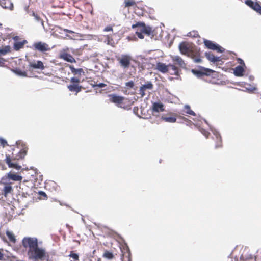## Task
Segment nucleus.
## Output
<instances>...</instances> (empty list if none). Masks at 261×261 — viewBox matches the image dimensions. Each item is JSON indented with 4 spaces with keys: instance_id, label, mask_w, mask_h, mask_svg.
<instances>
[{
    "instance_id": "58",
    "label": "nucleus",
    "mask_w": 261,
    "mask_h": 261,
    "mask_svg": "<svg viewBox=\"0 0 261 261\" xmlns=\"http://www.w3.org/2000/svg\"><path fill=\"white\" fill-rule=\"evenodd\" d=\"M240 60L241 61V62H240V64H243L244 66H245V63H244V61L241 60V59H240Z\"/></svg>"
},
{
    "instance_id": "16",
    "label": "nucleus",
    "mask_w": 261,
    "mask_h": 261,
    "mask_svg": "<svg viewBox=\"0 0 261 261\" xmlns=\"http://www.w3.org/2000/svg\"><path fill=\"white\" fill-rule=\"evenodd\" d=\"M244 69L242 66L238 65L234 69L233 73L236 76L241 77L243 75Z\"/></svg>"
},
{
    "instance_id": "55",
    "label": "nucleus",
    "mask_w": 261,
    "mask_h": 261,
    "mask_svg": "<svg viewBox=\"0 0 261 261\" xmlns=\"http://www.w3.org/2000/svg\"><path fill=\"white\" fill-rule=\"evenodd\" d=\"M180 123L182 121H185L186 120V118L184 116H182L181 115H180Z\"/></svg>"
},
{
    "instance_id": "37",
    "label": "nucleus",
    "mask_w": 261,
    "mask_h": 261,
    "mask_svg": "<svg viewBox=\"0 0 261 261\" xmlns=\"http://www.w3.org/2000/svg\"><path fill=\"white\" fill-rule=\"evenodd\" d=\"M171 69L172 70H173V71H174V73L175 74H178V70L177 68L175 66L172 65H169L168 66V69Z\"/></svg>"
},
{
    "instance_id": "39",
    "label": "nucleus",
    "mask_w": 261,
    "mask_h": 261,
    "mask_svg": "<svg viewBox=\"0 0 261 261\" xmlns=\"http://www.w3.org/2000/svg\"><path fill=\"white\" fill-rule=\"evenodd\" d=\"M0 143H1V145L3 147H5L6 146L8 145L7 141L2 138H0Z\"/></svg>"
},
{
    "instance_id": "30",
    "label": "nucleus",
    "mask_w": 261,
    "mask_h": 261,
    "mask_svg": "<svg viewBox=\"0 0 261 261\" xmlns=\"http://www.w3.org/2000/svg\"><path fill=\"white\" fill-rule=\"evenodd\" d=\"M13 72L16 74H17L19 76H20L25 77L27 76V73L25 72L22 71L21 70H19V69L13 70Z\"/></svg>"
},
{
    "instance_id": "6",
    "label": "nucleus",
    "mask_w": 261,
    "mask_h": 261,
    "mask_svg": "<svg viewBox=\"0 0 261 261\" xmlns=\"http://www.w3.org/2000/svg\"><path fill=\"white\" fill-rule=\"evenodd\" d=\"M199 67L205 72H202L200 70H196V69H192L191 70L192 73L198 78L201 77L202 76L205 75H210L211 73H213L214 72V70H213L211 69H209V68H205V67H203L202 66H199Z\"/></svg>"
},
{
    "instance_id": "32",
    "label": "nucleus",
    "mask_w": 261,
    "mask_h": 261,
    "mask_svg": "<svg viewBox=\"0 0 261 261\" xmlns=\"http://www.w3.org/2000/svg\"><path fill=\"white\" fill-rule=\"evenodd\" d=\"M205 56L207 59L208 61L210 62H212L213 58H214V55L211 52H205Z\"/></svg>"
},
{
    "instance_id": "4",
    "label": "nucleus",
    "mask_w": 261,
    "mask_h": 261,
    "mask_svg": "<svg viewBox=\"0 0 261 261\" xmlns=\"http://www.w3.org/2000/svg\"><path fill=\"white\" fill-rule=\"evenodd\" d=\"M117 59L121 67L126 69L130 66L132 57L129 54H122Z\"/></svg>"
},
{
    "instance_id": "34",
    "label": "nucleus",
    "mask_w": 261,
    "mask_h": 261,
    "mask_svg": "<svg viewBox=\"0 0 261 261\" xmlns=\"http://www.w3.org/2000/svg\"><path fill=\"white\" fill-rule=\"evenodd\" d=\"M5 162L8 165L9 167H12L13 163L11 162V159L10 156L6 155Z\"/></svg>"
},
{
    "instance_id": "38",
    "label": "nucleus",
    "mask_w": 261,
    "mask_h": 261,
    "mask_svg": "<svg viewBox=\"0 0 261 261\" xmlns=\"http://www.w3.org/2000/svg\"><path fill=\"white\" fill-rule=\"evenodd\" d=\"M112 41V38L111 37H110L109 36H107L106 38L104 40V42L107 43L108 45L111 44V42Z\"/></svg>"
},
{
    "instance_id": "53",
    "label": "nucleus",
    "mask_w": 261,
    "mask_h": 261,
    "mask_svg": "<svg viewBox=\"0 0 261 261\" xmlns=\"http://www.w3.org/2000/svg\"><path fill=\"white\" fill-rule=\"evenodd\" d=\"M246 90H247L248 91L251 92H252L253 90H255L256 88H246Z\"/></svg>"
},
{
    "instance_id": "12",
    "label": "nucleus",
    "mask_w": 261,
    "mask_h": 261,
    "mask_svg": "<svg viewBox=\"0 0 261 261\" xmlns=\"http://www.w3.org/2000/svg\"><path fill=\"white\" fill-rule=\"evenodd\" d=\"M109 97L110 98L111 101L117 104H120L122 103L124 100L123 97L118 96L115 94L110 95Z\"/></svg>"
},
{
    "instance_id": "14",
    "label": "nucleus",
    "mask_w": 261,
    "mask_h": 261,
    "mask_svg": "<svg viewBox=\"0 0 261 261\" xmlns=\"http://www.w3.org/2000/svg\"><path fill=\"white\" fill-rule=\"evenodd\" d=\"M180 114H182V115L187 114V115H191L192 116H196L195 113L193 111L191 110L190 106L188 105H186L184 106V108L182 109V112H180Z\"/></svg>"
},
{
    "instance_id": "47",
    "label": "nucleus",
    "mask_w": 261,
    "mask_h": 261,
    "mask_svg": "<svg viewBox=\"0 0 261 261\" xmlns=\"http://www.w3.org/2000/svg\"><path fill=\"white\" fill-rule=\"evenodd\" d=\"M105 86H106V84H104V83H99V84H97L96 85H93V87H98L99 88H103V87H105Z\"/></svg>"
},
{
    "instance_id": "33",
    "label": "nucleus",
    "mask_w": 261,
    "mask_h": 261,
    "mask_svg": "<svg viewBox=\"0 0 261 261\" xmlns=\"http://www.w3.org/2000/svg\"><path fill=\"white\" fill-rule=\"evenodd\" d=\"M103 256L104 257L110 259L113 258L114 256L113 253L109 251L105 252Z\"/></svg>"
},
{
    "instance_id": "46",
    "label": "nucleus",
    "mask_w": 261,
    "mask_h": 261,
    "mask_svg": "<svg viewBox=\"0 0 261 261\" xmlns=\"http://www.w3.org/2000/svg\"><path fill=\"white\" fill-rule=\"evenodd\" d=\"M139 94L141 95L142 97L145 95V90L141 87H140L139 89Z\"/></svg>"
},
{
    "instance_id": "19",
    "label": "nucleus",
    "mask_w": 261,
    "mask_h": 261,
    "mask_svg": "<svg viewBox=\"0 0 261 261\" xmlns=\"http://www.w3.org/2000/svg\"><path fill=\"white\" fill-rule=\"evenodd\" d=\"M7 174L9 178H10V180L13 181H21L22 179V177L21 176L15 174L11 172L8 173Z\"/></svg>"
},
{
    "instance_id": "56",
    "label": "nucleus",
    "mask_w": 261,
    "mask_h": 261,
    "mask_svg": "<svg viewBox=\"0 0 261 261\" xmlns=\"http://www.w3.org/2000/svg\"><path fill=\"white\" fill-rule=\"evenodd\" d=\"M180 67H182V64H184V61L180 58Z\"/></svg>"
},
{
    "instance_id": "17",
    "label": "nucleus",
    "mask_w": 261,
    "mask_h": 261,
    "mask_svg": "<svg viewBox=\"0 0 261 261\" xmlns=\"http://www.w3.org/2000/svg\"><path fill=\"white\" fill-rule=\"evenodd\" d=\"M70 91L79 92L81 90L82 86L77 84L69 85L67 86Z\"/></svg>"
},
{
    "instance_id": "25",
    "label": "nucleus",
    "mask_w": 261,
    "mask_h": 261,
    "mask_svg": "<svg viewBox=\"0 0 261 261\" xmlns=\"http://www.w3.org/2000/svg\"><path fill=\"white\" fill-rule=\"evenodd\" d=\"M26 41L24 40L23 42H16L14 44V48L15 50H18L22 48Z\"/></svg>"
},
{
    "instance_id": "11",
    "label": "nucleus",
    "mask_w": 261,
    "mask_h": 261,
    "mask_svg": "<svg viewBox=\"0 0 261 261\" xmlns=\"http://www.w3.org/2000/svg\"><path fill=\"white\" fill-rule=\"evenodd\" d=\"M0 6L4 9L12 10L13 8V3L10 0H0Z\"/></svg>"
},
{
    "instance_id": "23",
    "label": "nucleus",
    "mask_w": 261,
    "mask_h": 261,
    "mask_svg": "<svg viewBox=\"0 0 261 261\" xmlns=\"http://www.w3.org/2000/svg\"><path fill=\"white\" fill-rule=\"evenodd\" d=\"M30 16H32L34 17V19L37 22H40L41 24V25L44 28V23L43 21L41 19L40 17L38 16L34 11H32L30 14Z\"/></svg>"
},
{
    "instance_id": "59",
    "label": "nucleus",
    "mask_w": 261,
    "mask_h": 261,
    "mask_svg": "<svg viewBox=\"0 0 261 261\" xmlns=\"http://www.w3.org/2000/svg\"><path fill=\"white\" fill-rule=\"evenodd\" d=\"M129 257H130V252H129V251L128 250V259H129Z\"/></svg>"
},
{
    "instance_id": "49",
    "label": "nucleus",
    "mask_w": 261,
    "mask_h": 261,
    "mask_svg": "<svg viewBox=\"0 0 261 261\" xmlns=\"http://www.w3.org/2000/svg\"><path fill=\"white\" fill-rule=\"evenodd\" d=\"M12 168H14L17 170H20L21 168V166L20 165H18L16 164H15V163H13V166Z\"/></svg>"
},
{
    "instance_id": "43",
    "label": "nucleus",
    "mask_w": 261,
    "mask_h": 261,
    "mask_svg": "<svg viewBox=\"0 0 261 261\" xmlns=\"http://www.w3.org/2000/svg\"><path fill=\"white\" fill-rule=\"evenodd\" d=\"M199 130L201 132V133L206 137L207 138L209 135V133L206 131V130L203 129V128H200Z\"/></svg>"
},
{
    "instance_id": "8",
    "label": "nucleus",
    "mask_w": 261,
    "mask_h": 261,
    "mask_svg": "<svg viewBox=\"0 0 261 261\" xmlns=\"http://www.w3.org/2000/svg\"><path fill=\"white\" fill-rule=\"evenodd\" d=\"M210 127L216 140L215 148H218L221 147V137L220 136V134L217 130L213 128L211 126H210Z\"/></svg>"
},
{
    "instance_id": "36",
    "label": "nucleus",
    "mask_w": 261,
    "mask_h": 261,
    "mask_svg": "<svg viewBox=\"0 0 261 261\" xmlns=\"http://www.w3.org/2000/svg\"><path fill=\"white\" fill-rule=\"evenodd\" d=\"M254 3L255 2L252 1V0L245 1V4L248 6H249L250 8H251L252 9H253Z\"/></svg>"
},
{
    "instance_id": "21",
    "label": "nucleus",
    "mask_w": 261,
    "mask_h": 261,
    "mask_svg": "<svg viewBox=\"0 0 261 261\" xmlns=\"http://www.w3.org/2000/svg\"><path fill=\"white\" fill-rule=\"evenodd\" d=\"M69 68L70 69V70L71 72L74 74H77L81 75L82 74L84 75V71L82 68H78L76 69L73 66H70Z\"/></svg>"
},
{
    "instance_id": "13",
    "label": "nucleus",
    "mask_w": 261,
    "mask_h": 261,
    "mask_svg": "<svg viewBox=\"0 0 261 261\" xmlns=\"http://www.w3.org/2000/svg\"><path fill=\"white\" fill-rule=\"evenodd\" d=\"M156 69L163 73H165L168 71V66L165 64L159 62L156 65Z\"/></svg>"
},
{
    "instance_id": "61",
    "label": "nucleus",
    "mask_w": 261,
    "mask_h": 261,
    "mask_svg": "<svg viewBox=\"0 0 261 261\" xmlns=\"http://www.w3.org/2000/svg\"><path fill=\"white\" fill-rule=\"evenodd\" d=\"M249 79L250 80H252L253 79V77L252 76H250Z\"/></svg>"
},
{
    "instance_id": "42",
    "label": "nucleus",
    "mask_w": 261,
    "mask_h": 261,
    "mask_svg": "<svg viewBox=\"0 0 261 261\" xmlns=\"http://www.w3.org/2000/svg\"><path fill=\"white\" fill-rule=\"evenodd\" d=\"M187 36H191L193 37H196L198 36L197 32L193 31V32H189Z\"/></svg>"
},
{
    "instance_id": "50",
    "label": "nucleus",
    "mask_w": 261,
    "mask_h": 261,
    "mask_svg": "<svg viewBox=\"0 0 261 261\" xmlns=\"http://www.w3.org/2000/svg\"><path fill=\"white\" fill-rule=\"evenodd\" d=\"M113 31V28L112 27H110V26H108L104 29V31H105V32H109V31Z\"/></svg>"
},
{
    "instance_id": "44",
    "label": "nucleus",
    "mask_w": 261,
    "mask_h": 261,
    "mask_svg": "<svg viewBox=\"0 0 261 261\" xmlns=\"http://www.w3.org/2000/svg\"><path fill=\"white\" fill-rule=\"evenodd\" d=\"M70 81L71 83H73V84H77L80 83V79L77 78V77H72L70 80Z\"/></svg>"
},
{
    "instance_id": "62",
    "label": "nucleus",
    "mask_w": 261,
    "mask_h": 261,
    "mask_svg": "<svg viewBox=\"0 0 261 261\" xmlns=\"http://www.w3.org/2000/svg\"><path fill=\"white\" fill-rule=\"evenodd\" d=\"M2 61H3V59L2 58H0V63H2Z\"/></svg>"
},
{
    "instance_id": "9",
    "label": "nucleus",
    "mask_w": 261,
    "mask_h": 261,
    "mask_svg": "<svg viewBox=\"0 0 261 261\" xmlns=\"http://www.w3.org/2000/svg\"><path fill=\"white\" fill-rule=\"evenodd\" d=\"M35 48L41 52H44L49 50L48 45L45 43L39 42L34 44Z\"/></svg>"
},
{
    "instance_id": "18",
    "label": "nucleus",
    "mask_w": 261,
    "mask_h": 261,
    "mask_svg": "<svg viewBox=\"0 0 261 261\" xmlns=\"http://www.w3.org/2000/svg\"><path fill=\"white\" fill-rule=\"evenodd\" d=\"M2 190L3 194L5 197H7L9 194H11L13 191V188L11 185L3 186Z\"/></svg>"
},
{
    "instance_id": "28",
    "label": "nucleus",
    "mask_w": 261,
    "mask_h": 261,
    "mask_svg": "<svg viewBox=\"0 0 261 261\" xmlns=\"http://www.w3.org/2000/svg\"><path fill=\"white\" fill-rule=\"evenodd\" d=\"M254 5L253 10H255L256 12L261 14V6L259 5V4L256 2H255Z\"/></svg>"
},
{
    "instance_id": "51",
    "label": "nucleus",
    "mask_w": 261,
    "mask_h": 261,
    "mask_svg": "<svg viewBox=\"0 0 261 261\" xmlns=\"http://www.w3.org/2000/svg\"><path fill=\"white\" fill-rule=\"evenodd\" d=\"M29 8V6H25L24 7V10L25 11V12L30 15L31 12L32 11H30Z\"/></svg>"
},
{
    "instance_id": "26",
    "label": "nucleus",
    "mask_w": 261,
    "mask_h": 261,
    "mask_svg": "<svg viewBox=\"0 0 261 261\" xmlns=\"http://www.w3.org/2000/svg\"><path fill=\"white\" fill-rule=\"evenodd\" d=\"M145 90L146 89L151 90L153 88V84L150 81H147L145 84L143 85L142 86Z\"/></svg>"
},
{
    "instance_id": "48",
    "label": "nucleus",
    "mask_w": 261,
    "mask_h": 261,
    "mask_svg": "<svg viewBox=\"0 0 261 261\" xmlns=\"http://www.w3.org/2000/svg\"><path fill=\"white\" fill-rule=\"evenodd\" d=\"M221 61V58L219 57H216L214 56V58H213V61L212 62L215 63L217 62H219Z\"/></svg>"
},
{
    "instance_id": "3",
    "label": "nucleus",
    "mask_w": 261,
    "mask_h": 261,
    "mask_svg": "<svg viewBox=\"0 0 261 261\" xmlns=\"http://www.w3.org/2000/svg\"><path fill=\"white\" fill-rule=\"evenodd\" d=\"M22 244L27 252L30 251L38 245V239L35 237H24Z\"/></svg>"
},
{
    "instance_id": "7",
    "label": "nucleus",
    "mask_w": 261,
    "mask_h": 261,
    "mask_svg": "<svg viewBox=\"0 0 261 261\" xmlns=\"http://www.w3.org/2000/svg\"><path fill=\"white\" fill-rule=\"evenodd\" d=\"M139 27V30L142 32L143 33L150 35L151 32V28L149 27H146L144 23L138 22L135 24H133L132 25L133 28H135L136 27Z\"/></svg>"
},
{
    "instance_id": "54",
    "label": "nucleus",
    "mask_w": 261,
    "mask_h": 261,
    "mask_svg": "<svg viewBox=\"0 0 261 261\" xmlns=\"http://www.w3.org/2000/svg\"><path fill=\"white\" fill-rule=\"evenodd\" d=\"M64 31L66 32L69 33H74L73 31H72L71 30H68V29H64Z\"/></svg>"
},
{
    "instance_id": "63",
    "label": "nucleus",
    "mask_w": 261,
    "mask_h": 261,
    "mask_svg": "<svg viewBox=\"0 0 261 261\" xmlns=\"http://www.w3.org/2000/svg\"><path fill=\"white\" fill-rule=\"evenodd\" d=\"M204 122H205L206 124H208V123H207V121H206V120H204Z\"/></svg>"
},
{
    "instance_id": "2",
    "label": "nucleus",
    "mask_w": 261,
    "mask_h": 261,
    "mask_svg": "<svg viewBox=\"0 0 261 261\" xmlns=\"http://www.w3.org/2000/svg\"><path fill=\"white\" fill-rule=\"evenodd\" d=\"M45 249L39 247L38 245L31 251H28L27 255L29 259L34 261L43 260L46 256Z\"/></svg>"
},
{
    "instance_id": "10",
    "label": "nucleus",
    "mask_w": 261,
    "mask_h": 261,
    "mask_svg": "<svg viewBox=\"0 0 261 261\" xmlns=\"http://www.w3.org/2000/svg\"><path fill=\"white\" fill-rule=\"evenodd\" d=\"M60 58L70 63H74L76 62L74 58L71 55L68 54L65 52L61 53Z\"/></svg>"
},
{
    "instance_id": "45",
    "label": "nucleus",
    "mask_w": 261,
    "mask_h": 261,
    "mask_svg": "<svg viewBox=\"0 0 261 261\" xmlns=\"http://www.w3.org/2000/svg\"><path fill=\"white\" fill-rule=\"evenodd\" d=\"M143 33L141 31H140V32L139 31V30H137V32H136V34L137 35V36L140 38V39H143L144 38V35H143Z\"/></svg>"
},
{
    "instance_id": "64",
    "label": "nucleus",
    "mask_w": 261,
    "mask_h": 261,
    "mask_svg": "<svg viewBox=\"0 0 261 261\" xmlns=\"http://www.w3.org/2000/svg\"><path fill=\"white\" fill-rule=\"evenodd\" d=\"M2 26V24H0V27Z\"/></svg>"
},
{
    "instance_id": "41",
    "label": "nucleus",
    "mask_w": 261,
    "mask_h": 261,
    "mask_svg": "<svg viewBox=\"0 0 261 261\" xmlns=\"http://www.w3.org/2000/svg\"><path fill=\"white\" fill-rule=\"evenodd\" d=\"M125 7H129L133 6L135 4V2L129 0H127L125 1Z\"/></svg>"
},
{
    "instance_id": "52",
    "label": "nucleus",
    "mask_w": 261,
    "mask_h": 261,
    "mask_svg": "<svg viewBox=\"0 0 261 261\" xmlns=\"http://www.w3.org/2000/svg\"><path fill=\"white\" fill-rule=\"evenodd\" d=\"M0 261H5V259L4 254L1 251H0Z\"/></svg>"
},
{
    "instance_id": "35",
    "label": "nucleus",
    "mask_w": 261,
    "mask_h": 261,
    "mask_svg": "<svg viewBox=\"0 0 261 261\" xmlns=\"http://www.w3.org/2000/svg\"><path fill=\"white\" fill-rule=\"evenodd\" d=\"M125 85L127 89H132L134 86V82L132 81H130L125 83Z\"/></svg>"
},
{
    "instance_id": "29",
    "label": "nucleus",
    "mask_w": 261,
    "mask_h": 261,
    "mask_svg": "<svg viewBox=\"0 0 261 261\" xmlns=\"http://www.w3.org/2000/svg\"><path fill=\"white\" fill-rule=\"evenodd\" d=\"M10 51V47L6 46L3 48H0V55H5Z\"/></svg>"
},
{
    "instance_id": "5",
    "label": "nucleus",
    "mask_w": 261,
    "mask_h": 261,
    "mask_svg": "<svg viewBox=\"0 0 261 261\" xmlns=\"http://www.w3.org/2000/svg\"><path fill=\"white\" fill-rule=\"evenodd\" d=\"M204 44L205 46L208 49L217 50L218 53H222L224 51V49L219 44L214 42L206 39L204 40Z\"/></svg>"
},
{
    "instance_id": "15",
    "label": "nucleus",
    "mask_w": 261,
    "mask_h": 261,
    "mask_svg": "<svg viewBox=\"0 0 261 261\" xmlns=\"http://www.w3.org/2000/svg\"><path fill=\"white\" fill-rule=\"evenodd\" d=\"M152 110L156 112H163L164 110V105L160 102H155L152 105Z\"/></svg>"
},
{
    "instance_id": "20",
    "label": "nucleus",
    "mask_w": 261,
    "mask_h": 261,
    "mask_svg": "<svg viewBox=\"0 0 261 261\" xmlns=\"http://www.w3.org/2000/svg\"><path fill=\"white\" fill-rule=\"evenodd\" d=\"M10 178H9L8 174L2 177L0 181V184L3 186H6L11 185L10 182Z\"/></svg>"
},
{
    "instance_id": "57",
    "label": "nucleus",
    "mask_w": 261,
    "mask_h": 261,
    "mask_svg": "<svg viewBox=\"0 0 261 261\" xmlns=\"http://www.w3.org/2000/svg\"><path fill=\"white\" fill-rule=\"evenodd\" d=\"M39 193L41 195L46 196V194L44 192L41 191Z\"/></svg>"
},
{
    "instance_id": "24",
    "label": "nucleus",
    "mask_w": 261,
    "mask_h": 261,
    "mask_svg": "<svg viewBox=\"0 0 261 261\" xmlns=\"http://www.w3.org/2000/svg\"><path fill=\"white\" fill-rule=\"evenodd\" d=\"M162 119L165 122L173 123L176 121V118L173 116H162Z\"/></svg>"
},
{
    "instance_id": "31",
    "label": "nucleus",
    "mask_w": 261,
    "mask_h": 261,
    "mask_svg": "<svg viewBox=\"0 0 261 261\" xmlns=\"http://www.w3.org/2000/svg\"><path fill=\"white\" fill-rule=\"evenodd\" d=\"M25 155H26L25 150H21L19 152V153H18V155L15 157V158L18 160L19 159H22L25 156Z\"/></svg>"
},
{
    "instance_id": "40",
    "label": "nucleus",
    "mask_w": 261,
    "mask_h": 261,
    "mask_svg": "<svg viewBox=\"0 0 261 261\" xmlns=\"http://www.w3.org/2000/svg\"><path fill=\"white\" fill-rule=\"evenodd\" d=\"M69 256L75 260H79V255L76 253L72 252L70 253V254Z\"/></svg>"
},
{
    "instance_id": "27",
    "label": "nucleus",
    "mask_w": 261,
    "mask_h": 261,
    "mask_svg": "<svg viewBox=\"0 0 261 261\" xmlns=\"http://www.w3.org/2000/svg\"><path fill=\"white\" fill-rule=\"evenodd\" d=\"M6 235L7 236V237H8V238L10 241H11L13 243H15L16 242V239L15 238V236L12 232L9 231H7Z\"/></svg>"
},
{
    "instance_id": "22",
    "label": "nucleus",
    "mask_w": 261,
    "mask_h": 261,
    "mask_svg": "<svg viewBox=\"0 0 261 261\" xmlns=\"http://www.w3.org/2000/svg\"><path fill=\"white\" fill-rule=\"evenodd\" d=\"M30 66L35 69H44L43 64L40 61H37L36 62L31 63L30 64Z\"/></svg>"
},
{
    "instance_id": "1",
    "label": "nucleus",
    "mask_w": 261,
    "mask_h": 261,
    "mask_svg": "<svg viewBox=\"0 0 261 261\" xmlns=\"http://www.w3.org/2000/svg\"><path fill=\"white\" fill-rule=\"evenodd\" d=\"M180 54L187 56L196 63L202 62L200 50L191 43L182 42L180 43Z\"/></svg>"
},
{
    "instance_id": "60",
    "label": "nucleus",
    "mask_w": 261,
    "mask_h": 261,
    "mask_svg": "<svg viewBox=\"0 0 261 261\" xmlns=\"http://www.w3.org/2000/svg\"><path fill=\"white\" fill-rule=\"evenodd\" d=\"M66 36H67V37H68L69 38H70V39H73V37H70V36L69 35H66Z\"/></svg>"
}]
</instances>
